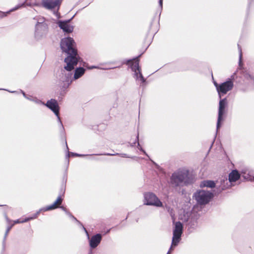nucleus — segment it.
<instances>
[{
    "label": "nucleus",
    "mask_w": 254,
    "mask_h": 254,
    "mask_svg": "<svg viewBox=\"0 0 254 254\" xmlns=\"http://www.w3.org/2000/svg\"><path fill=\"white\" fill-rule=\"evenodd\" d=\"M101 235L100 234H97L92 237L90 241V246L92 248H96L101 240Z\"/></svg>",
    "instance_id": "obj_14"
},
{
    "label": "nucleus",
    "mask_w": 254,
    "mask_h": 254,
    "mask_svg": "<svg viewBox=\"0 0 254 254\" xmlns=\"http://www.w3.org/2000/svg\"><path fill=\"white\" fill-rule=\"evenodd\" d=\"M254 82V77L250 75H247Z\"/></svg>",
    "instance_id": "obj_35"
},
{
    "label": "nucleus",
    "mask_w": 254,
    "mask_h": 254,
    "mask_svg": "<svg viewBox=\"0 0 254 254\" xmlns=\"http://www.w3.org/2000/svg\"><path fill=\"white\" fill-rule=\"evenodd\" d=\"M234 86L233 81L229 79L225 82L220 84V86L219 87V90L218 94L219 98H221L222 95L226 94L228 91L231 90Z\"/></svg>",
    "instance_id": "obj_10"
},
{
    "label": "nucleus",
    "mask_w": 254,
    "mask_h": 254,
    "mask_svg": "<svg viewBox=\"0 0 254 254\" xmlns=\"http://www.w3.org/2000/svg\"><path fill=\"white\" fill-rule=\"evenodd\" d=\"M214 85L215 86L217 91L218 92L219 90V87L220 86V84H218L216 81H214Z\"/></svg>",
    "instance_id": "obj_28"
},
{
    "label": "nucleus",
    "mask_w": 254,
    "mask_h": 254,
    "mask_svg": "<svg viewBox=\"0 0 254 254\" xmlns=\"http://www.w3.org/2000/svg\"><path fill=\"white\" fill-rule=\"evenodd\" d=\"M139 149L143 152V153L145 154L146 155H147L146 152L141 147H139Z\"/></svg>",
    "instance_id": "obj_32"
},
{
    "label": "nucleus",
    "mask_w": 254,
    "mask_h": 254,
    "mask_svg": "<svg viewBox=\"0 0 254 254\" xmlns=\"http://www.w3.org/2000/svg\"><path fill=\"white\" fill-rule=\"evenodd\" d=\"M48 33V25L35 26V38L38 40L45 38Z\"/></svg>",
    "instance_id": "obj_11"
},
{
    "label": "nucleus",
    "mask_w": 254,
    "mask_h": 254,
    "mask_svg": "<svg viewBox=\"0 0 254 254\" xmlns=\"http://www.w3.org/2000/svg\"><path fill=\"white\" fill-rule=\"evenodd\" d=\"M153 163L155 165V166L157 168H158V169L160 168V167L157 164H156L155 162H153Z\"/></svg>",
    "instance_id": "obj_36"
},
{
    "label": "nucleus",
    "mask_w": 254,
    "mask_h": 254,
    "mask_svg": "<svg viewBox=\"0 0 254 254\" xmlns=\"http://www.w3.org/2000/svg\"><path fill=\"white\" fill-rule=\"evenodd\" d=\"M66 146L67 149H68V146H67V144L66 145Z\"/></svg>",
    "instance_id": "obj_43"
},
{
    "label": "nucleus",
    "mask_w": 254,
    "mask_h": 254,
    "mask_svg": "<svg viewBox=\"0 0 254 254\" xmlns=\"http://www.w3.org/2000/svg\"><path fill=\"white\" fill-rule=\"evenodd\" d=\"M242 173H244V174H246V172H242Z\"/></svg>",
    "instance_id": "obj_41"
},
{
    "label": "nucleus",
    "mask_w": 254,
    "mask_h": 254,
    "mask_svg": "<svg viewBox=\"0 0 254 254\" xmlns=\"http://www.w3.org/2000/svg\"><path fill=\"white\" fill-rule=\"evenodd\" d=\"M66 146L67 149H68V146H67V144L66 145Z\"/></svg>",
    "instance_id": "obj_42"
},
{
    "label": "nucleus",
    "mask_w": 254,
    "mask_h": 254,
    "mask_svg": "<svg viewBox=\"0 0 254 254\" xmlns=\"http://www.w3.org/2000/svg\"><path fill=\"white\" fill-rule=\"evenodd\" d=\"M37 217V214H35L34 216L33 217H32L26 218H25L24 219H22V220L17 219V220H16L14 221V224L26 222H27V221H29L30 220L36 218Z\"/></svg>",
    "instance_id": "obj_19"
},
{
    "label": "nucleus",
    "mask_w": 254,
    "mask_h": 254,
    "mask_svg": "<svg viewBox=\"0 0 254 254\" xmlns=\"http://www.w3.org/2000/svg\"><path fill=\"white\" fill-rule=\"evenodd\" d=\"M239 50L240 52V56H239V64H240L242 62V50L239 47Z\"/></svg>",
    "instance_id": "obj_27"
},
{
    "label": "nucleus",
    "mask_w": 254,
    "mask_h": 254,
    "mask_svg": "<svg viewBox=\"0 0 254 254\" xmlns=\"http://www.w3.org/2000/svg\"><path fill=\"white\" fill-rule=\"evenodd\" d=\"M37 22L35 26H38L39 25H48L45 22V19L43 17H39L37 19Z\"/></svg>",
    "instance_id": "obj_23"
},
{
    "label": "nucleus",
    "mask_w": 254,
    "mask_h": 254,
    "mask_svg": "<svg viewBox=\"0 0 254 254\" xmlns=\"http://www.w3.org/2000/svg\"><path fill=\"white\" fill-rule=\"evenodd\" d=\"M20 92L22 93L23 96L26 98L28 100V99H29V96L30 95H26L23 91L21 90Z\"/></svg>",
    "instance_id": "obj_29"
},
{
    "label": "nucleus",
    "mask_w": 254,
    "mask_h": 254,
    "mask_svg": "<svg viewBox=\"0 0 254 254\" xmlns=\"http://www.w3.org/2000/svg\"><path fill=\"white\" fill-rule=\"evenodd\" d=\"M104 155H114V154H110V153L104 154Z\"/></svg>",
    "instance_id": "obj_38"
},
{
    "label": "nucleus",
    "mask_w": 254,
    "mask_h": 254,
    "mask_svg": "<svg viewBox=\"0 0 254 254\" xmlns=\"http://www.w3.org/2000/svg\"><path fill=\"white\" fill-rule=\"evenodd\" d=\"M10 228H9L7 230V232H6V233H7L8 232V231H9Z\"/></svg>",
    "instance_id": "obj_39"
},
{
    "label": "nucleus",
    "mask_w": 254,
    "mask_h": 254,
    "mask_svg": "<svg viewBox=\"0 0 254 254\" xmlns=\"http://www.w3.org/2000/svg\"><path fill=\"white\" fill-rule=\"evenodd\" d=\"M10 92H11V93H14L15 92V91H9Z\"/></svg>",
    "instance_id": "obj_40"
},
{
    "label": "nucleus",
    "mask_w": 254,
    "mask_h": 254,
    "mask_svg": "<svg viewBox=\"0 0 254 254\" xmlns=\"http://www.w3.org/2000/svg\"><path fill=\"white\" fill-rule=\"evenodd\" d=\"M70 20L65 21H60L58 22L59 27L65 32L71 33L73 31V27L68 23Z\"/></svg>",
    "instance_id": "obj_13"
},
{
    "label": "nucleus",
    "mask_w": 254,
    "mask_h": 254,
    "mask_svg": "<svg viewBox=\"0 0 254 254\" xmlns=\"http://www.w3.org/2000/svg\"><path fill=\"white\" fill-rule=\"evenodd\" d=\"M51 109L56 115L58 118L59 123L62 128H64L60 117L59 116V106L57 101L55 99H51L47 101L46 104H43Z\"/></svg>",
    "instance_id": "obj_7"
},
{
    "label": "nucleus",
    "mask_w": 254,
    "mask_h": 254,
    "mask_svg": "<svg viewBox=\"0 0 254 254\" xmlns=\"http://www.w3.org/2000/svg\"><path fill=\"white\" fill-rule=\"evenodd\" d=\"M24 5V3H22V4H18L17 5H16L15 7H14V8L11 9L10 10L6 12H3L2 13V14H3V16H6L8 14H9L10 12H12V11H15L18 9H19V8H20L21 7L23 6Z\"/></svg>",
    "instance_id": "obj_20"
},
{
    "label": "nucleus",
    "mask_w": 254,
    "mask_h": 254,
    "mask_svg": "<svg viewBox=\"0 0 254 254\" xmlns=\"http://www.w3.org/2000/svg\"><path fill=\"white\" fill-rule=\"evenodd\" d=\"M28 100L30 101H33V102H34L36 104H38V105L44 104V103L40 100L38 99V98H37L36 97H33L31 96H29V99H28Z\"/></svg>",
    "instance_id": "obj_21"
},
{
    "label": "nucleus",
    "mask_w": 254,
    "mask_h": 254,
    "mask_svg": "<svg viewBox=\"0 0 254 254\" xmlns=\"http://www.w3.org/2000/svg\"><path fill=\"white\" fill-rule=\"evenodd\" d=\"M98 67L95 66H89L88 67L89 69L97 68Z\"/></svg>",
    "instance_id": "obj_34"
},
{
    "label": "nucleus",
    "mask_w": 254,
    "mask_h": 254,
    "mask_svg": "<svg viewBox=\"0 0 254 254\" xmlns=\"http://www.w3.org/2000/svg\"><path fill=\"white\" fill-rule=\"evenodd\" d=\"M85 70L83 67L77 68L74 71L73 79L76 80L81 77L85 73Z\"/></svg>",
    "instance_id": "obj_16"
},
{
    "label": "nucleus",
    "mask_w": 254,
    "mask_h": 254,
    "mask_svg": "<svg viewBox=\"0 0 254 254\" xmlns=\"http://www.w3.org/2000/svg\"><path fill=\"white\" fill-rule=\"evenodd\" d=\"M66 146L67 149H68V146H67V144L66 145Z\"/></svg>",
    "instance_id": "obj_44"
},
{
    "label": "nucleus",
    "mask_w": 254,
    "mask_h": 254,
    "mask_svg": "<svg viewBox=\"0 0 254 254\" xmlns=\"http://www.w3.org/2000/svg\"><path fill=\"white\" fill-rule=\"evenodd\" d=\"M63 198L62 196H59L54 203L46 208V210L55 209L58 208L62 203Z\"/></svg>",
    "instance_id": "obj_15"
},
{
    "label": "nucleus",
    "mask_w": 254,
    "mask_h": 254,
    "mask_svg": "<svg viewBox=\"0 0 254 254\" xmlns=\"http://www.w3.org/2000/svg\"><path fill=\"white\" fill-rule=\"evenodd\" d=\"M61 48L63 52L68 55L64 59V63L66 64L65 68L68 69L72 68L73 65H77L79 60L74 40L70 37L62 39L61 42Z\"/></svg>",
    "instance_id": "obj_1"
},
{
    "label": "nucleus",
    "mask_w": 254,
    "mask_h": 254,
    "mask_svg": "<svg viewBox=\"0 0 254 254\" xmlns=\"http://www.w3.org/2000/svg\"><path fill=\"white\" fill-rule=\"evenodd\" d=\"M192 176H172L171 183L175 186H183L191 183L190 181V177Z\"/></svg>",
    "instance_id": "obj_9"
},
{
    "label": "nucleus",
    "mask_w": 254,
    "mask_h": 254,
    "mask_svg": "<svg viewBox=\"0 0 254 254\" xmlns=\"http://www.w3.org/2000/svg\"><path fill=\"white\" fill-rule=\"evenodd\" d=\"M70 154L72 156L83 157V156H85L86 155L79 154H77V153H71Z\"/></svg>",
    "instance_id": "obj_26"
},
{
    "label": "nucleus",
    "mask_w": 254,
    "mask_h": 254,
    "mask_svg": "<svg viewBox=\"0 0 254 254\" xmlns=\"http://www.w3.org/2000/svg\"><path fill=\"white\" fill-rule=\"evenodd\" d=\"M20 92L22 93L23 96L26 98L28 100V99H29V96L30 95H26L23 91L21 90Z\"/></svg>",
    "instance_id": "obj_31"
},
{
    "label": "nucleus",
    "mask_w": 254,
    "mask_h": 254,
    "mask_svg": "<svg viewBox=\"0 0 254 254\" xmlns=\"http://www.w3.org/2000/svg\"><path fill=\"white\" fill-rule=\"evenodd\" d=\"M213 194L209 191L199 190L194 193L193 197L200 205L208 203L213 197Z\"/></svg>",
    "instance_id": "obj_3"
},
{
    "label": "nucleus",
    "mask_w": 254,
    "mask_h": 254,
    "mask_svg": "<svg viewBox=\"0 0 254 254\" xmlns=\"http://www.w3.org/2000/svg\"><path fill=\"white\" fill-rule=\"evenodd\" d=\"M247 181H254V176H242Z\"/></svg>",
    "instance_id": "obj_24"
},
{
    "label": "nucleus",
    "mask_w": 254,
    "mask_h": 254,
    "mask_svg": "<svg viewBox=\"0 0 254 254\" xmlns=\"http://www.w3.org/2000/svg\"><path fill=\"white\" fill-rule=\"evenodd\" d=\"M241 176H229V182L232 183L236 182L241 179Z\"/></svg>",
    "instance_id": "obj_22"
},
{
    "label": "nucleus",
    "mask_w": 254,
    "mask_h": 254,
    "mask_svg": "<svg viewBox=\"0 0 254 254\" xmlns=\"http://www.w3.org/2000/svg\"><path fill=\"white\" fill-rule=\"evenodd\" d=\"M69 154H70L69 152H68V157L69 156Z\"/></svg>",
    "instance_id": "obj_45"
},
{
    "label": "nucleus",
    "mask_w": 254,
    "mask_h": 254,
    "mask_svg": "<svg viewBox=\"0 0 254 254\" xmlns=\"http://www.w3.org/2000/svg\"><path fill=\"white\" fill-rule=\"evenodd\" d=\"M144 204L146 205H154L157 207L162 206V203L158 198L152 193L144 194Z\"/></svg>",
    "instance_id": "obj_8"
},
{
    "label": "nucleus",
    "mask_w": 254,
    "mask_h": 254,
    "mask_svg": "<svg viewBox=\"0 0 254 254\" xmlns=\"http://www.w3.org/2000/svg\"><path fill=\"white\" fill-rule=\"evenodd\" d=\"M191 173L190 170L187 167H183L179 170V175H189Z\"/></svg>",
    "instance_id": "obj_18"
},
{
    "label": "nucleus",
    "mask_w": 254,
    "mask_h": 254,
    "mask_svg": "<svg viewBox=\"0 0 254 254\" xmlns=\"http://www.w3.org/2000/svg\"><path fill=\"white\" fill-rule=\"evenodd\" d=\"M159 3L160 6L162 7V4H163V0H159Z\"/></svg>",
    "instance_id": "obj_33"
},
{
    "label": "nucleus",
    "mask_w": 254,
    "mask_h": 254,
    "mask_svg": "<svg viewBox=\"0 0 254 254\" xmlns=\"http://www.w3.org/2000/svg\"><path fill=\"white\" fill-rule=\"evenodd\" d=\"M183 224L180 222L175 223L173 230L172 246H176L179 243L183 233Z\"/></svg>",
    "instance_id": "obj_5"
},
{
    "label": "nucleus",
    "mask_w": 254,
    "mask_h": 254,
    "mask_svg": "<svg viewBox=\"0 0 254 254\" xmlns=\"http://www.w3.org/2000/svg\"><path fill=\"white\" fill-rule=\"evenodd\" d=\"M229 175H240V174L237 170H233Z\"/></svg>",
    "instance_id": "obj_25"
},
{
    "label": "nucleus",
    "mask_w": 254,
    "mask_h": 254,
    "mask_svg": "<svg viewBox=\"0 0 254 254\" xmlns=\"http://www.w3.org/2000/svg\"><path fill=\"white\" fill-rule=\"evenodd\" d=\"M42 4L44 7L52 10L59 17L58 11L60 4V0H43Z\"/></svg>",
    "instance_id": "obj_6"
},
{
    "label": "nucleus",
    "mask_w": 254,
    "mask_h": 254,
    "mask_svg": "<svg viewBox=\"0 0 254 254\" xmlns=\"http://www.w3.org/2000/svg\"><path fill=\"white\" fill-rule=\"evenodd\" d=\"M20 92L22 93L23 96L26 98L28 100V99H29V96L30 95H26L23 91L21 90Z\"/></svg>",
    "instance_id": "obj_30"
},
{
    "label": "nucleus",
    "mask_w": 254,
    "mask_h": 254,
    "mask_svg": "<svg viewBox=\"0 0 254 254\" xmlns=\"http://www.w3.org/2000/svg\"><path fill=\"white\" fill-rule=\"evenodd\" d=\"M128 64L130 66L132 71L134 72L133 77L136 80L144 82L145 79L141 73V69L139 66V60L138 58L128 61Z\"/></svg>",
    "instance_id": "obj_4"
},
{
    "label": "nucleus",
    "mask_w": 254,
    "mask_h": 254,
    "mask_svg": "<svg viewBox=\"0 0 254 254\" xmlns=\"http://www.w3.org/2000/svg\"><path fill=\"white\" fill-rule=\"evenodd\" d=\"M172 247H173V246H171V248H170V249L169 251H168V252L167 254H170V253L171 252V250H172Z\"/></svg>",
    "instance_id": "obj_37"
},
{
    "label": "nucleus",
    "mask_w": 254,
    "mask_h": 254,
    "mask_svg": "<svg viewBox=\"0 0 254 254\" xmlns=\"http://www.w3.org/2000/svg\"><path fill=\"white\" fill-rule=\"evenodd\" d=\"M215 183L213 181L205 180L201 182V183L200 184V187H207L210 188H213L215 187Z\"/></svg>",
    "instance_id": "obj_17"
},
{
    "label": "nucleus",
    "mask_w": 254,
    "mask_h": 254,
    "mask_svg": "<svg viewBox=\"0 0 254 254\" xmlns=\"http://www.w3.org/2000/svg\"><path fill=\"white\" fill-rule=\"evenodd\" d=\"M75 65L73 66V68L68 69L65 68L66 64L64 65V68L62 69L61 73L59 75V82L60 85L63 88H67L71 83V77L72 74L70 71L74 69Z\"/></svg>",
    "instance_id": "obj_2"
},
{
    "label": "nucleus",
    "mask_w": 254,
    "mask_h": 254,
    "mask_svg": "<svg viewBox=\"0 0 254 254\" xmlns=\"http://www.w3.org/2000/svg\"><path fill=\"white\" fill-rule=\"evenodd\" d=\"M227 105L226 98L220 99L219 103L218 117L217 123V129L220 127V122L223 120V116L225 113V109Z\"/></svg>",
    "instance_id": "obj_12"
}]
</instances>
